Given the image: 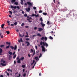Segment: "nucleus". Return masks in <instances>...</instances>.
<instances>
[{"label":"nucleus","instance_id":"1","mask_svg":"<svg viewBox=\"0 0 77 77\" xmlns=\"http://www.w3.org/2000/svg\"><path fill=\"white\" fill-rule=\"evenodd\" d=\"M40 45H42L41 47L42 48V51L43 52H45L46 50H45V48L44 47L45 46H46V47H47L48 46V44L47 43L45 42H43L42 41H41L40 42Z\"/></svg>","mask_w":77,"mask_h":77},{"label":"nucleus","instance_id":"2","mask_svg":"<svg viewBox=\"0 0 77 77\" xmlns=\"http://www.w3.org/2000/svg\"><path fill=\"white\" fill-rule=\"evenodd\" d=\"M11 9L14 8V9H16V8H17V9H20V7H19V6H17V7L16 6H15L14 7L13 6V5H11Z\"/></svg>","mask_w":77,"mask_h":77},{"label":"nucleus","instance_id":"3","mask_svg":"<svg viewBox=\"0 0 77 77\" xmlns=\"http://www.w3.org/2000/svg\"><path fill=\"white\" fill-rule=\"evenodd\" d=\"M24 57H21V58H20V59L17 61V62L18 63H21V62H20V60H24Z\"/></svg>","mask_w":77,"mask_h":77},{"label":"nucleus","instance_id":"4","mask_svg":"<svg viewBox=\"0 0 77 77\" xmlns=\"http://www.w3.org/2000/svg\"><path fill=\"white\" fill-rule=\"evenodd\" d=\"M10 48H11L12 50H14H14H17V46L16 45H15L14 48V47L13 46H10Z\"/></svg>","mask_w":77,"mask_h":77},{"label":"nucleus","instance_id":"5","mask_svg":"<svg viewBox=\"0 0 77 77\" xmlns=\"http://www.w3.org/2000/svg\"><path fill=\"white\" fill-rule=\"evenodd\" d=\"M54 29H53L52 31L51 32V35H54L55 34V31H54Z\"/></svg>","mask_w":77,"mask_h":77},{"label":"nucleus","instance_id":"6","mask_svg":"<svg viewBox=\"0 0 77 77\" xmlns=\"http://www.w3.org/2000/svg\"><path fill=\"white\" fill-rule=\"evenodd\" d=\"M1 65H2V66H6V63L3 64L2 63H1V64H0V66H1Z\"/></svg>","mask_w":77,"mask_h":77},{"label":"nucleus","instance_id":"7","mask_svg":"<svg viewBox=\"0 0 77 77\" xmlns=\"http://www.w3.org/2000/svg\"><path fill=\"white\" fill-rule=\"evenodd\" d=\"M27 3L30 6H32L33 5L32 4V3L30 2H27Z\"/></svg>","mask_w":77,"mask_h":77},{"label":"nucleus","instance_id":"8","mask_svg":"<svg viewBox=\"0 0 77 77\" xmlns=\"http://www.w3.org/2000/svg\"><path fill=\"white\" fill-rule=\"evenodd\" d=\"M43 30V29L41 28H38V32H41V31H42V30Z\"/></svg>","mask_w":77,"mask_h":77},{"label":"nucleus","instance_id":"9","mask_svg":"<svg viewBox=\"0 0 77 77\" xmlns=\"http://www.w3.org/2000/svg\"><path fill=\"white\" fill-rule=\"evenodd\" d=\"M63 10L64 11H66L68 10V8H66V7H64Z\"/></svg>","mask_w":77,"mask_h":77},{"label":"nucleus","instance_id":"10","mask_svg":"<svg viewBox=\"0 0 77 77\" xmlns=\"http://www.w3.org/2000/svg\"><path fill=\"white\" fill-rule=\"evenodd\" d=\"M26 10L27 12H29L30 11V8H28L27 9H26Z\"/></svg>","mask_w":77,"mask_h":77},{"label":"nucleus","instance_id":"11","mask_svg":"<svg viewBox=\"0 0 77 77\" xmlns=\"http://www.w3.org/2000/svg\"><path fill=\"white\" fill-rule=\"evenodd\" d=\"M51 24V22H50V21H47V24H48V25H50Z\"/></svg>","mask_w":77,"mask_h":77},{"label":"nucleus","instance_id":"12","mask_svg":"<svg viewBox=\"0 0 77 77\" xmlns=\"http://www.w3.org/2000/svg\"><path fill=\"white\" fill-rule=\"evenodd\" d=\"M40 24L42 25V27H44L45 26V24L43 23V22H41Z\"/></svg>","mask_w":77,"mask_h":77},{"label":"nucleus","instance_id":"13","mask_svg":"<svg viewBox=\"0 0 77 77\" xmlns=\"http://www.w3.org/2000/svg\"><path fill=\"white\" fill-rule=\"evenodd\" d=\"M2 51L3 49L0 48V55H2Z\"/></svg>","mask_w":77,"mask_h":77},{"label":"nucleus","instance_id":"14","mask_svg":"<svg viewBox=\"0 0 77 77\" xmlns=\"http://www.w3.org/2000/svg\"><path fill=\"white\" fill-rule=\"evenodd\" d=\"M25 43L26 44H27V46H29V45L30 44V43L28 42H26Z\"/></svg>","mask_w":77,"mask_h":77},{"label":"nucleus","instance_id":"15","mask_svg":"<svg viewBox=\"0 0 77 77\" xmlns=\"http://www.w3.org/2000/svg\"><path fill=\"white\" fill-rule=\"evenodd\" d=\"M9 60H11V59L12 56H11V55H9Z\"/></svg>","mask_w":77,"mask_h":77},{"label":"nucleus","instance_id":"16","mask_svg":"<svg viewBox=\"0 0 77 77\" xmlns=\"http://www.w3.org/2000/svg\"><path fill=\"white\" fill-rule=\"evenodd\" d=\"M35 59H36L37 61L39 60V59H38V57H35Z\"/></svg>","mask_w":77,"mask_h":77},{"label":"nucleus","instance_id":"17","mask_svg":"<svg viewBox=\"0 0 77 77\" xmlns=\"http://www.w3.org/2000/svg\"><path fill=\"white\" fill-rule=\"evenodd\" d=\"M15 1H16V0H11V2L13 4L15 2Z\"/></svg>","mask_w":77,"mask_h":77},{"label":"nucleus","instance_id":"18","mask_svg":"<svg viewBox=\"0 0 77 77\" xmlns=\"http://www.w3.org/2000/svg\"><path fill=\"white\" fill-rule=\"evenodd\" d=\"M44 37H42V38H40V40L41 41H44Z\"/></svg>","mask_w":77,"mask_h":77},{"label":"nucleus","instance_id":"19","mask_svg":"<svg viewBox=\"0 0 77 77\" xmlns=\"http://www.w3.org/2000/svg\"><path fill=\"white\" fill-rule=\"evenodd\" d=\"M6 44H7V45H10V44H11V42H6Z\"/></svg>","mask_w":77,"mask_h":77},{"label":"nucleus","instance_id":"20","mask_svg":"<svg viewBox=\"0 0 77 77\" xmlns=\"http://www.w3.org/2000/svg\"><path fill=\"white\" fill-rule=\"evenodd\" d=\"M21 2H20V3L22 5H23V4H24V3H23V0H21Z\"/></svg>","mask_w":77,"mask_h":77},{"label":"nucleus","instance_id":"21","mask_svg":"<svg viewBox=\"0 0 77 77\" xmlns=\"http://www.w3.org/2000/svg\"><path fill=\"white\" fill-rule=\"evenodd\" d=\"M8 53L9 54H10V55H12V52H11L10 51H9L8 52Z\"/></svg>","mask_w":77,"mask_h":77},{"label":"nucleus","instance_id":"22","mask_svg":"<svg viewBox=\"0 0 77 77\" xmlns=\"http://www.w3.org/2000/svg\"><path fill=\"white\" fill-rule=\"evenodd\" d=\"M17 57V54H15V55H14L13 57V58L14 59H15V57Z\"/></svg>","mask_w":77,"mask_h":77},{"label":"nucleus","instance_id":"23","mask_svg":"<svg viewBox=\"0 0 77 77\" xmlns=\"http://www.w3.org/2000/svg\"><path fill=\"white\" fill-rule=\"evenodd\" d=\"M37 36H40V37H41L42 35L40 34V33H38L37 34Z\"/></svg>","mask_w":77,"mask_h":77},{"label":"nucleus","instance_id":"24","mask_svg":"<svg viewBox=\"0 0 77 77\" xmlns=\"http://www.w3.org/2000/svg\"><path fill=\"white\" fill-rule=\"evenodd\" d=\"M14 5H18V2H15L14 3Z\"/></svg>","mask_w":77,"mask_h":77},{"label":"nucleus","instance_id":"25","mask_svg":"<svg viewBox=\"0 0 77 77\" xmlns=\"http://www.w3.org/2000/svg\"><path fill=\"white\" fill-rule=\"evenodd\" d=\"M10 47V45H8V46H7L6 47V49H8V48H9V47Z\"/></svg>","mask_w":77,"mask_h":77},{"label":"nucleus","instance_id":"26","mask_svg":"<svg viewBox=\"0 0 77 77\" xmlns=\"http://www.w3.org/2000/svg\"><path fill=\"white\" fill-rule=\"evenodd\" d=\"M19 36H20V37H21V38H23V36H24V35L23 34L22 36H21V34H19Z\"/></svg>","mask_w":77,"mask_h":77},{"label":"nucleus","instance_id":"27","mask_svg":"<svg viewBox=\"0 0 77 77\" xmlns=\"http://www.w3.org/2000/svg\"><path fill=\"white\" fill-rule=\"evenodd\" d=\"M22 68H25L26 67V65H22Z\"/></svg>","mask_w":77,"mask_h":77},{"label":"nucleus","instance_id":"28","mask_svg":"<svg viewBox=\"0 0 77 77\" xmlns=\"http://www.w3.org/2000/svg\"><path fill=\"white\" fill-rule=\"evenodd\" d=\"M40 21H41V22H42L43 21V20H42V18L41 17L40 19Z\"/></svg>","mask_w":77,"mask_h":77},{"label":"nucleus","instance_id":"29","mask_svg":"<svg viewBox=\"0 0 77 77\" xmlns=\"http://www.w3.org/2000/svg\"><path fill=\"white\" fill-rule=\"evenodd\" d=\"M4 26H5V24H3L2 25H1V27L2 28H3L4 27Z\"/></svg>","mask_w":77,"mask_h":77},{"label":"nucleus","instance_id":"30","mask_svg":"<svg viewBox=\"0 0 77 77\" xmlns=\"http://www.w3.org/2000/svg\"><path fill=\"white\" fill-rule=\"evenodd\" d=\"M43 14L44 15H47V14L46 13H43Z\"/></svg>","mask_w":77,"mask_h":77},{"label":"nucleus","instance_id":"31","mask_svg":"<svg viewBox=\"0 0 77 77\" xmlns=\"http://www.w3.org/2000/svg\"><path fill=\"white\" fill-rule=\"evenodd\" d=\"M0 36H1V38H3V35H1V33H0Z\"/></svg>","mask_w":77,"mask_h":77},{"label":"nucleus","instance_id":"32","mask_svg":"<svg viewBox=\"0 0 77 77\" xmlns=\"http://www.w3.org/2000/svg\"><path fill=\"white\" fill-rule=\"evenodd\" d=\"M6 32L7 34H8V35L9 34V33H10V32H9V31H7Z\"/></svg>","mask_w":77,"mask_h":77},{"label":"nucleus","instance_id":"33","mask_svg":"<svg viewBox=\"0 0 77 77\" xmlns=\"http://www.w3.org/2000/svg\"><path fill=\"white\" fill-rule=\"evenodd\" d=\"M32 61H33L32 63H31V65H33V64L35 62V60H33Z\"/></svg>","mask_w":77,"mask_h":77},{"label":"nucleus","instance_id":"34","mask_svg":"<svg viewBox=\"0 0 77 77\" xmlns=\"http://www.w3.org/2000/svg\"><path fill=\"white\" fill-rule=\"evenodd\" d=\"M27 20H32V17H30L29 18H28L27 19Z\"/></svg>","mask_w":77,"mask_h":77},{"label":"nucleus","instance_id":"35","mask_svg":"<svg viewBox=\"0 0 77 77\" xmlns=\"http://www.w3.org/2000/svg\"><path fill=\"white\" fill-rule=\"evenodd\" d=\"M49 38L50 39H53V37H51V36H50Z\"/></svg>","mask_w":77,"mask_h":77},{"label":"nucleus","instance_id":"36","mask_svg":"<svg viewBox=\"0 0 77 77\" xmlns=\"http://www.w3.org/2000/svg\"><path fill=\"white\" fill-rule=\"evenodd\" d=\"M24 17H27V14H24Z\"/></svg>","mask_w":77,"mask_h":77},{"label":"nucleus","instance_id":"37","mask_svg":"<svg viewBox=\"0 0 77 77\" xmlns=\"http://www.w3.org/2000/svg\"><path fill=\"white\" fill-rule=\"evenodd\" d=\"M44 39H45V41L47 40V38L46 37H45Z\"/></svg>","mask_w":77,"mask_h":77},{"label":"nucleus","instance_id":"38","mask_svg":"<svg viewBox=\"0 0 77 77\" xmlns=\"http://www.w3.org/2000/svg\"><path fill=\"white\" fill-rule=\"evenodd\" d=\"M35 14H32V15L31 16V17H34L35 16Z\"/></svg>","mask_w":77,"mask_h":77},{"label":"nucleus","instance_id":"39","mask_svg":"<svg viewBox=\"0 0 77 77\" xmlns=\"http://www.w3.org/2000/svg\"><path fill=\"white\" fill-rule=\"evenodd\" d=\"M17 23H17V22H16L14 23V25H17Z\"/></svg>","mask_w":77,"mask_h":77},{"label":"nucleus","instance_id":"40","mask_svg":"<svg viewBox=\"0 0 77 77\" xmlns=\"http://www.w3.org/2000/svg\"><path fill=\"white\" fill-rule=\"evenodd\" d=\"M9 12L10 13L11 15H12V11H9Z\"/></svg>","mask_w":77,"mask_h":77},{"label":"nucleus","instance_id":"41","mask_svg":"<svg viewBox=\"0 0 77 77\" xmlns=\"http://www.w3.org/2000/svg\"><path fill=\"white\" fill-rule=\"evenodd\" d=\"M4 46H5V45H0V47L1 48H2V47H4Z\"/></svg>","mask_w":77,"mask_h":77},{"label":"nucleus","instance_id":"42","mask_svg":"<svg viewBox=\"0 0 77 77\" xmlns=\"http://www.w3.org/2000/svg\"><path fill=\"white\" fill-rule=\"evenodd\" d=\"M26 41H29V40H30V39L29 38H26Z\"/></svg>","mask_w":77,"mask_h":77},{"label":"nucleus","instance_id":"43","mask_svg":"<svg viewBox=\"0 0 77 77\" xmlns=\"http://www.w3.org/2000/svg\"><path fill=\"white\" fill-rule=\"evenodd\" d=\"M24 23H22L21 26H24Z\"/></svg>","mask_w":77,"mask_h":77},{"label":"nucleus","instance_id":"44","mask_svg":"<svg viewBox=\"0 0 77 77\" xmlns=\"http://www.w3.org/2000/svg\"><path fill=\"white\" fill-rule=\"evenodd\" d=\"M26 73H24V74L23 75V77H26Z\"/></svg>","mask_w":77,"mask_h":77},{"label":"nucleus","instance_id":"45","mask_svg":"<svg viewBox=\"0 0 77 77\" xmlns=\"http://www.w3.org/2000/svg\"><path fill=\"white\" fill-rule=\"evenodd\" d=\"M33 9H35V10L36 9V7H33Z\"/></svg>","mask_w":77,"mask_h":77},{"label":"nucleus","instance_id":"46","mask_svg":"<svg viewBox=\"0 0 77 77\" xmlns=\"http://www.w3.org/2000/svg\"><path fill=\"white\" fill-rule=\"evenodd\" d=\"M42 11L40 10L39 11V13H42Z\"/></svg>","mask_w":77,"mask_h":77},{"label":"nucleus","instance_id":"47","mask_svg":"<svg viewBox=\"0 0 77 77\" xmlns=\"http://www.w3.org/2000/svg\"><path fill=\"white\" fill-rule=\"evenodd\" d=\"M17 60H18L19 59H19V57H17Z\"/></svg>","mask_w":77,"mask_h":77},{"label":"nucleus","instance_id":"48","mask_svg":"<svg viewBox=\"0 0 77 77\" xmlns=\"http://www.w3.org/2000/svg\"><path fill=\"white\" fill-rule=\"evenodd\" d=\"M11 26H13V27H14V24H11Z\"/></svg>","mask_w":77,"mask_h":77},{"label":"nucleus","instance_id":"49","mask_svg":"<svg viewBox=\"0 0 77 77\" xmlns=\"http://www.w3.org/2000/svg\"><path fill=\"white\" fill-rule=\"evenodd\" d=\"M34 30H36V29H37V27H35L34 28Z\"/></svg>","mask_w":77,"mask_h":77},{"label":"nucleus","instance_id":"50","mask_svg":"<svg viewBox=\"0 0 77 77\" xmlns=\"http://www.w3.org/2000/svg\"><path fill=\"white\" fill-rule=\"evenodd\" d=\"M23 72H24L25 71V69H23Z\"/></svg>","mask_w":77,"mask_h":77},{"label":"nucleus","instance_id":"51","mask_svg":"<svg viewBox=\"0 0 77 77\" xmlns=\"http://www.w3.org/2000/svg\"><path fill=\"white\" fill-rule=\"evenodd\" d=\"M3 59H2L1 60V62H3Z\"/></svg>","mask_w":77,"mask_h":77},{"label":"nucleus","instance_id":"52","mask_svg":"<svg viewBox=\"0 0 77 77\" xmlns=\"http://www.w3.org/2000/svg\"><path fill=\"white\" fill-rule=\"evenodd\" d=\"M69 11H70V12L69 13V14H71V10H69Z\"/></svg>","mask_w":77,"mask_h":77},{"label":"nucleus","instance_id":"53","mask_svg":"<svg viewBox=\"0 0 77 77\" xmlns=\"http://www.w3.org/2000/svg\"><path fill=\"white\" fill-rule=\"evenodd\" d=\"M0 77H3V75H0Z\"/></svg>","mask_w":77,"mask_h":77},{"label":"nucleus","instance_id":"54","mask_svg":"<svg viewBox=\"0 0 77 77\" xmlns=\"http://www.w3.org/2000/svg\"><path fill=\"white\" fill-rule=\"evenodd\" d=\"M20 41H21V42H23V40L22 39V38H20Z\"/></svg>","mask_w":77,"mask_h":77},{"label":"nucleus","instance_id":"55","mask_svg":"<svg viewBox=\"0 0 77 77\" xmlns=\"http://www.w3.org/2000/svg\"><path fill=\"white\" fill-rule=\"evenodd\" d=\"M35 48H36V50H37V48H38V46H35Z\"/></svg>","mask_w":77,"mask_h":77},{"label":"nucleus","instance_id":"56","mask_svg":"<svg viewBox=\"0 0 77 77\" xmlns=\"http://www.w3.org/2000/svg\"><path fill=\"white\" fill-rule=\"evenodd\" d=\"M22 13L23 14H24V11H22Z\"/></svg>","mask_w":77,"mask_h":77},{"label":"nucleus","instance_id":"57","mask_svg":"<svg viewBox=\"0 0 77 77\" xmlns=\"http://www.w3.org/2000/svg\"><path fill=\"white\" fill-rule=\"evenodd\" d=\"M39 75L40 76H41V73H39Z\"/></svg>","mask_w":77,"mask_h":77},{"label":"nucleus","instance_id":"58","mask_svg":"<svg viewBox=\"0 0 77 77\" xmlns=\"http://www.w3.org/2000/svg\"><path fill=\"white\" fill-rule=\"evenodd\" d=\"M7 75H8V76H9V73H7Z\"/></svg>","mask_w":77,"mask_h":77},{"label":"nucleus","instance_id":"59","mask_svg":"<svg viewBox=\"0 0 77 77\" xmlns=\"http://www.w3.org/2000/svg\"><path fill=\"white\" fill-rule=\"evenodd\" d=\"M31 51L32 53L33 51V49H31Z\"/></svg>","mask_w":77,"mask_h":77},{"label":"nucleus","instance_id":"60","mask_svg":"<svg viewBox=\"0 0 77 77\" xmlns=\"http://www.w3.org/2000/svg\"><path fill=\"white\" fill-rule=\"evenodd\" d=\"M26 28H29V26H25Z\"/></svg>","mask_w":77,"mask_h":77},{"label":"nucleus","instance_id":"61","mask_svg":"<svg viewBox=\"0 0 77 77\" xmlns=\"http://www.w3.org/2000/svg\"><path fill=\"white\" fill-rule=\"evenodd\" d=\"M15 54V52H14L13 54V55H14V54Z\"/></svg>","mask_w":77,"mask_h":77},{"label":"nucleus","instance_id":"62","mask_svg":"<svg viewBox=\"0 0 77 77\" xmlns=\"http://www.w3.org/2000/svg\"><path fill=\"white\" fill-rule=\"evenodd\" d=\"M28 57H30V56H31L29 54H28Z\"/></svg>","mask_w":77,"mask_h":77},{"label":"nucleus","instance_id":"63","mask_svg":"<svg viewBox=\"0 0 77 77\" xmlns=\"http://www.w3.org/2000/svg\"><path fill=\"white\" fill-rule=\"evenodd\" d=\"M2 62H3V63H5V62H6V61H4Z\"/></svg>","mask_w":77,"mask_h":77},{"label":"nucleus","instance_id":"64","mask_svg":"<svg viewBox=\"0 0 77 77\" xmlns=\"http://www.w3.org/2000/svg\"><path fill=\"white\" fill-rule=\"evenodd\" d=\"M14 64H16V61L15 60H14Z\"/></svg>","mask_w":77,"mask_h":77}]
</instances>
